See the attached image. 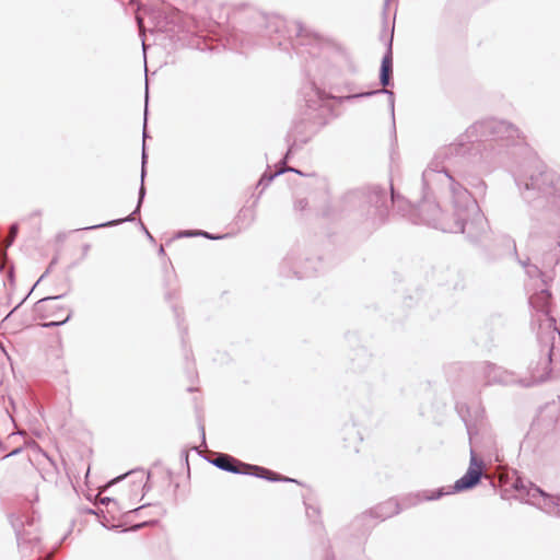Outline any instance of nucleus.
<instances>
[{"label":"nucleus","instance_id":"obj_1","mask_svg":"<svg viewBox=\"0 0 560 560\" xmlns=\"http://www.w3.org/2000/svg\"><path fill=\"white\" fill-rule=\"evenodd\" d=\"M213 464L217 467H219L223 470L230 471V472L255 475L257 477L266 478L268 480H273V481L282 479L280 476H278L277 474H275L266 468L242 463L238 459H236L230 455H226V454H221V455L217 456L213 459Z\"/></svg>","mask_w":560,"mask_h":560},{"label":"nucleus","instance_id":"obj_2","mask_svg":"<svg viewBox=\"0 0 560 560\" xmlns=\"http://www.w3.org/2000/svg\"><path fill=\"white\" fill-rule=\"evenodd\" d=\"M480 476L481 466L477 464L476 459L472 457L470 467L468 468L467 472L455 482L454 488L457 491L469 489L479 482Z\"/></svg>","mask_w":560,"mask_h":560},{"label":"nucleus","instance_id":"obj_3","mask_svg":"<svg viewBox=\"0 0 560 560\" xmlns=\"http://www.w3.org/2000/svg\"><path fill=\"white\" fill-rule=\"evenodd\" d=\"M530 303L537 312L546 314L551 312V294L546 290L533 295Z\"/></svg>","mask_w":560,"mask_h":560},{"label":"nucleus","instance_id":"obj_4","mask_svg":"<svg viewBox=\"0 0 560 560\" xmlns=\"http://www.w3.org/2000/svg\"><path fill=\"white\" fill-rule=\"evenodd\" d=\"M393 73V58L387 54L382 60L381 67V83L385 88L389 84L390 75Z\"/></svg>","mask_w":560,"mask_h":560},{"label":"nucleus","instance_id":"obj_5","mask_svg":"<svg viewBox=\"0 0 560 560\" xmlns=\"http://www.w3.org/2000/svg\"><path fill=\"white\" fill-rule=\"evenodd\" d=\"M30 467H31V460L28 457L21 458L16 464H14L11 460H8V469L12 474H22Z\"/></svg>","mask_w":560,"mask_h":560},{"label":"nucleus","instance_id":"obj_6","mask_svg":"<svg viewBox=\"0 0 560 560\" xmlns=\"http://www.w3.org/2000/svg\"><path fill=\"white\" fill-rule=\"evenodd\" d=\"M56 300V298H48V299H44L42 301H39L37 304H36V308L35 311L36 312H44L47 310V304L54 302Z\"/></svg>","mask_w":560,"mask_h":560},{"label":"nucleus","instance_id":"obj_7","mask_svg":"<svg viewBox=\"0 0 560 560\" xmlns=\"http://www.w3.org/2000/svg\"><path fill=\"white\" fill-rule=\"evenodd\" d=\"M308 206V202L305 198L300 199L295 202V208L299 210H304Z\"/></svg>","mask_w":560,"mask_h":560},{"label":"nucleus","instance_id":"obj_8","mask_svg":"<svg viewBox=\"0 0 560 560\" xmlns=\"http://www.w3.org/2000/svg\"><path fill=\"white\" fill-rule=\"evenodd\" d=\"M16 231H18V228L16 226H12L11 230H10V237L11 240L14 238L15 234H16Z\"/></svg>","mask_w":560,"mask_h":560},{"label":"nucleus","instance_id":"obj_9","mask_svg":"<svg viewBox=\"0 0 560 560\" xmlns=\"http://www.w3.org/2000/svg\"><path fill=\"white\" fill-rule=\"evenodd\" d=\"M58 324L59 323L51 322L50 324H47L46 326L58 325Z\"/></svg>","mask_w":560,"mask_h":560},{"label":"nucleus","instance_id":"obj_10","mask_svg":"<svg viewBox=\"0 0 560 560\" xmlns=\"http://www.w3.org/2000/svg\"><path fill=\"white\" fill-rule=\"evenodd\" d=\"M16 454H18V452H13V453L11 454V456H12V455H16ZM9 457H10V455H9V456H7V458H9Z\"/></svg>","mask_w":560,"mask_h":560},{"label":"nucleus","instance_id":"obj_11","mask_svg":"<svg viewBox=\"0 0 560 560\" xmlns=\"http://www.w3.org/2000/svg\"><path fill=\"white\" fill-rule=\"evenodd\" d=\"M14 311H16V308H14L13 311H10V313L8 315H12Z\"/></svg>","mask_w":560,"mask_h":560}]
</instances>
